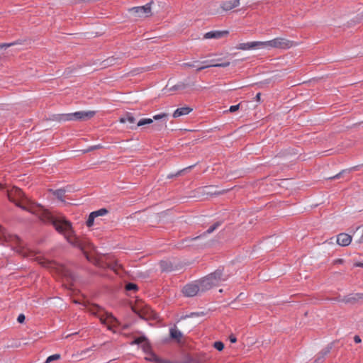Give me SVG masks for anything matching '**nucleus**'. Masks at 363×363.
<instances>
[{
  "instance_id": "nucleus-58",
  "label": "nucleus",
  "mask_w": 363,
  "mask_h": 363,
  "mask_svg": "<svg viewBox=\"0 0 363 363\" xmlns=\"http://www.w3.org/2000/svg\"><path fill=\"white\" fill-rule=\"evenodd\" d=\"M45 363H48V362L45 361Z\"/></svg>"
},
{
  "instance_id": "nucleus-39",
  "label": "nucleus",
  "mask_w": 363,
  "mask_h": 363,
  "mask_svg": "<svg viewBox=\"0 0 363 363\" xmlns=\"http://www.w3.org/2000/svg\"><path fill=\"white\" fill-rule=\"evenodd\" d=\"M168 115L167 113H160V114H157V115H155L153 116V120H160V119H162V118H167Z\"/></svg>"
},
{
  "instance_id": "nucleus-48",
  "label": "nucleus",
  "mask_w": 363,
  "mask_h": 363,
  "mask_svg": "<svg viewBox=\"0 0 363 363\" xmlns=\"http://www.w3.org/2000/svg\"><path fill=\"white\" fill-rule=\"evenodd\" d=\"M205 313L203 312H201V313H192L191 314V317H193V316H199V315H203Z\"/></svg>"
},
{
  "instance_id": "nucleus-34",
  "label": "nucleus",
  "mask_w": 363,
  "mask_h": 363,
  "mask_svg": "<svg viewBox=\"0 0 363 363\" xmlns=\"http://www.w3.org/2000/svg\"><path fill=\"white\" fill-rule=\"evenodd\" d=\"M96 217L91 213L88 217L86 224L88 227H91L94 225Z\"/></svg>"
},
{
  "instance_id": "nucleus-25",
  "label": "nucleus",
  "mask_w": 363,
  "mask_h": 363,
  "mask_svg": "<svg viewBox=\"0 0 363 363\" xmlns=\"http://www.w3.org/2000/svg\"><path fill=\"white\" fill-rule=\"evenodd\" d=\"M147 340V337L144 335L135 338L131 342L130 345H142L143 342H145Z\"/></svg>"
},
{
  "instance_id": "nucleus-7",
  "label": "nucleus",
  "mask_w": 363,
  "mask_h": 363,
  "mask_svg": "<svg viewBox=\"0 0 363 363\" xmlns=\"http://www.w3.org/2000/svg\"><path fill=\"white\" fill-rule=\"evenodd\" d=\"M220 60L213 59L211 60H205L201 62V66L196 69V71H201L208 67H227L230 65V62L227 61L219 63Z\"/></svg>"
},
{
  "instance_id": "nucleus-11",
  "label": "nucleus",
  "mask_w": 363,
  "mask_h": 363,
  "mask_svg": "<svg viewBox=\"0 0 363 363\" xmlns=\"http://www.w3.org/2000/svg\"><path fill=\"white\" fill-rule=\"evenodd\" d=\"M119 121L121 123H128L130 129H136L137 128L136 119L131 113H126L123 116L119 118Z\"/></svg>"
},
{
  "instance_id": "nucleus-4",
  "label": "nucleus",
  "mask_w": 363,
  "mask_h": 363,
  "mask_svg": "<svg viewBox=\"0 0 363 363\" xmlns=\"http://www.w3.org/2000/svg\"><path fill=\"white\" fill-rule=\"evenodd\" d=\"M133 311L136 313L140 318L144 320H157L158 315L147 305L143 303H138L132 306Z\"/></svg>"
},
{
  "instance_id": "nucleus-49",
  "label": "nucleus",
  "mask_w": 363,
  "mask_h": 363,
  "mask_svg": "<svg viewBox=\"0 0 363 363\" xmlns=\"http://www.w3.org/2000/svg\"><path fill=\"white\" fill-rule=\"evenodd\" d=\"M354 341L356 342V343H360L361 342V338L359 337V336L358 335H355L354 337Z\"/></svg>"
},
{
  "instance_id": "nucleus-20",
  "label": "nucleus",
  "mask_w": 363,
  "mask_h": 363,
  "mask_svg": "<svg viewBox=\"0 0 363 363\" xmlns=\"http://www.w3.org/2000/svg\"><path fill=\"white\" fill-rule=\"evenodd\" d=\"M67 240L74 247H76L82 250H84V244L78 238L68 237Z\"/></svg>"
},
{
  "instance_id": "nucleus-32",
  "label": "nucleus",
  "mask_w": 363,
  "mask_h": 363,
  "mask_svg": "<svg viewBox=\"0 0 363 363\" xmlns=\"http://www.w3.org/2000/svg\"><path fill=\"white\" fill-rule=\"evenodd\" d=\"M141 347H142L143 350L144 351V352H145L147 354H149L152 352L151 351V345H150L148 340H147L145 342H143L141 345Z\"/></svg>"
},
{
  "instance_id": "nucleus-21",
  "label": "nucleus",
  "mask_w": 363,
  "mask_h": 363,
  "mask_svg": "<svg viewBox=\"0 0 363 363\" xmlns=\"http://www.w3.org/2000/svg\"><path fill=\"white\" fill-rule=\"evenodd\" d=\"M100 320L104 324H109L116 321V319L111 313H106V315H99Z\"/></svg>"
},
{
  "instance_id": "nucleus-15",
  "label": "nucleus",
  "mask_w": 363,
  "mask_h": 363,
  "mask_svg": "<svg viewBox=\"0 0 363 363\" xmlns=\"http://www.w3.org/2000/svg\"><path fill=\"white\" fill-rule=\"evenodd\" d=\"M228 34V32L226 30L220 31V30H213L206 33L204 35V38L206 39H220L225 36H226Z\"/></svg>"
},
{
  "instance_id": "nucleus-5",
  "label": "nucleus",
  "mask_w": 363,
  "mask_h": 363,
  "mask_svg": "<svg viewBox=\"0 0 363 363\" xmlns=\"http://www.w3.org/2000/svg\"><path fill=\"white\" fill-rule=\"evenodd\" d=\"M152 1L142 6L133 7L129 9V11L135 18H144L151 16V4Z\"/></svg>"
},
{
  "instance_id": "nucleus-22",
  "label": "nucleus",
  "mask_w": 363,
  "mask_h": 363,
  "mask_svg": "<svg viewBox=\"0 0 363 363\" xmlns=\"http://www.w3.org/2000/svg\"><path fill=\"white\" fill-rule=\"evenodd\" d=\"M221 223L220 221L216 222L213 225H211L206 231H205L202 235L193 238L191 240H196L200 237L205 236L208 234L212 233L215 230H216L220 225Z\"/></svg>"
},
{
  "instance_id": "nucleus-50",
  "label": "nucleus",
  "mask_w": 363,
  "mask_h": 363,
  "mask_svg": "<svg viewBox=\"0 0 363 363\" xmlns=\"http://www.w3.org/2000/svg\"><path fill=\"white\" fill-rule=\"evenodd\" d=\"M343 262H344L343 259H337L336 260L334 261L335 264H342Z\"/></svg>"
},
{
  "instance_id": "nucleus-40",
  "label": "nucleus",
  "mask_w": 363,
  "mask_h": 363,
  "mask_svg": "<svg viewBox=\"0 0 363 363\" xmlns=\"http://www.w3.org/2000/svg\"><path fill=\"white\" fill-rule=\"evenodd\" d=\"M103 147V145H101V144H99V145H93V146H90L86 151L85 152H91V151H93V150H97V149H101Z\"/></svg>"
},
{
  "instance_id": "nucleus-16",
  "label": "nucleus",
  "mask_w": 363,
  "mask_h": 363,
  "mask_svg": "<svg viewBox=\"0 0 363 363\" xmlns=\"http://www.w3.org/2000/svg\"><path fill=\"white\" fill-rule=\"evenodd\" d=\"M363 298L362 294H350L347 296H344L341 299H338V301H342L345 303H356L359 299H361Z\"/></svg>"
},
{
  "instance_id": "nucleus-38",
  "label": "nucleus",
  "mask_w": 363,
  "mask_h": 363,
  "mask_svg": "<svg viewBox=\"0 0 363 363\" xmlns=\"http://www.w3.org/2000/svg\"><path fill=\"white\" fill-rule=\"evenodd\" d=\"M60 358V354H52V355L49 356V357L47 358L46 362H48V363H50V362L54 361V360L59 359Z\"/></svg>"
},
{
  "instance_id": "nucleus-6",
  "label": "nucleus",
  "mask_w": 363,
  "mask_h": 363,
  "mask_svg": "<svg viewBox=\"0 0 363 363\" xmlns=\"http://www.w3.org/2000/svg\"><path fill=\"white\" fill-rule=\"evenodd\" d=\"M0 239L4 240L6 242H11L18 245L21 247L22 240L21 239L16 235L10 234L7 232V230L0 225Z\"/></svg>"
},
{
  "instance_id": "nucleus-56",
  "label": "nucleus",
  "mask_w": 363,
  "mask_h": 363,
  "mask_svg": "<svg viewBox=\"0 0 363 363\" xmlns=\"http://www.w3.org/2000/svg\"><path fill=\"white\" fill-rule=\"evenodd\" d=\"M172 363H181L180 361L172 362Z\"/></svg>"
},
{
  "instance_id": "nucleus-53",
  "label": "nucleus",
  "mask_w": 363,
  "mask_h": 363,
  "mask_svg": "<svg viewBox=\"0 0 363 363\" xmlns=\"http://www.w3.org/2000/svg\"><path fill=\"white\" fill-rule=\"evenodd\" d=\"M356 267H363V263L357 262L354 264Z\"/></svg>"
},
{
  "instance_id": "nucleus-30",
  "label": "nucleus",
  "mask_w": 363,
  "mask_h": 363,
  "mask_svg": "<svg viewBox=\"0 0 363 363\" xmlns=\"http://www.w3.org/2000/svg\"><path fill=\"white\" fill-rule=\"evenodd\" d=\"M108 210L105 208H100L97 211H93L91 212L93 213V215L97 218L99 216H105L108 213Z\"/></svg>"
},
{
  "instance_id": "nucleus-47",
  "label": "nucleus",
  "mask_w": 363,
  "mask_h": 363,
  "mask_svg": "<svg viewBox=\"0 0 363 363\" xmlns=\"http://www.w3.org/2000/svg\"><path fill=\"white\" fill-rule=\"evenodd\" d=\"M229 340L232 343H235L237 341L236 337L233 335H230Z\"/></svg>"
},
{
  "instance_id": "nucleus-13",
  "label": "nucleus",
  "mask_w": 363,
  "mask_h": 363,
  "mask_svg": "<svg viewBox=\"0 0 363 363\" xmlns=\"http://www.w3.org/2000/svg\"><path fill=\"white\" fill-rule=\"evenodd\" d=\"M197 284L199 285L201 292L206 291L214 286L207 276L199 280Z\"/></svg>"
},
{
  "instance_id": "nucleus-41",
  "label": "nucleus",
  "mask_w": 363,
  "mask_h": 363,
  "mask_svg": "<svg viewBox=\"0 0 363 363\" xmlns=\"http://www.w3.org/2000/svg\"><path fill=\"white\" fill-rule=\"evenodd\" d=\"M193 167H194V165H191V166H189V167H187V168H186V169H182V170H180V171L177 172L176 173V174H175V175H173V174H169V175L167 176V178L170 179V178H172L174 176H179V175H180V174H181V173H182V172L185 171V170H186V169H191V168H192Z\"/></svg>"
},
{
  "instance_id": "nucleus-51",
  "label": "nucleus",
  "mask_w": 363,
  "mask_h": 363,
  "mask_svg": "<svg viewBox=\"0 0 363 363\" xmlns=\"http://www.w3.org/2000/svg\"><path fill=\"white\" fill-rule=\"evenodd\" d=\"M149 354H150V356H151V357H149V358H146V359H147V360H149V361H152V362H154V360H153V356L152 355V354H154V353L151 352H150V353H149Z\"/></svg>"
},
{
  "instance_id": "nucleus-23",
  "label": "nucleus",
  "mask_w": 363,
  "mask_h": 363,
  "mask_svg": "<svg viewBox=\"0 0 363 363\" xmlns=\"http://www.w3.org/2000/svg\"><path fill=\"white\" fill-rule=\"evenodd\" d=\"M329 352H330L329 348L322 350L320 353H318V354L313 363H323L324 361V359H325V356L328 353H329Z\"/></svg>"
},
{
  "instance_id": "nucleus-33",
  "label": "nucleus",
  "mask_w": 363,
  "mask_h": 363,
  "mask_svg": "<svg viewBox=\"0 0 363 363\" xmlns=\"http://www.w3.org/2000/svg\"><path fill=\"white\" fill-rule=\"evenodd\" d=\"M167 128L166 121L164 123H157V124H155L152 125V128L155 130H157V131L161 130L162 128Z\"/></svg>"
},
{
  "instance_id": "nucleus-36",
  "label": "nucleus",
  "mask_w": 363,
  "mask_h": 363,
  "mask_svg": "<svg viewBox=\"0 0 363 363\" xmlns=\"http://www.w3.org/2000/svg\"><path fill=\"white\" fill-rule=\"evenodd\" d=\"M125 289L127 291H136L138 290V286L134 283H128L125 285Z\"/></svg>"
},
{
  "instance_id": "nucleus-28",
  "label": "nucleus",
  "mask_w": 363,
  "mask_h": 363,
  "mask_svg": "<svg viewBox=\"0 0 363 363\" xmlns=\"http://www.w3.org/2000/svg\"><path fill=\"white\" fill-rule=\"evenodd\" d=\"M38 262L40 264H41L44 267L50 268L52 267L53 263L48 259H45L44 258H39Z\"/></svg>"
},
{
  "instance_id": "nucleus-17",
  "label": "nucleus",
  "mask_w": 363,
  "mask_h": 363,
  "mask_svg": "<svg viewBox=\"0 0 363 363\" xmlns=\"http://www.w3.org/2000/svg\"><path fill=\"white\" fill-rule=\"evenodd\" d=\"M193 111V108L189 106H184L177 108L173 113L174 118H179L182 116H186L190 113Z\"/></svg>"
},
{
  "instance_id": "nucleus-12",
  "label": "nucleus",
  "mask_w": 363,
  "mask_h": 363,
  "mask_svg": "<svg viewBox=\"0 0 363 363\" xmlns=\"http://www.w3.org/2000/svg\"><path fill=\"white\" fill-rule=\"evenodd\" d=\"M352 236L347 233H340L337 235V243L342 247L348 246L352 242Z\"/></svg>"
},
{
  "instance_id": "nucleus-52",
  "label": "nucleus",
  "mask_w": 363,
  "mask_h": 363,
  "mask_svg": "<svg viewBox=\"0 0 363 363\" xmlns=\"http://www.w3.org/2000/svg\"><path fill=\"white\" fill-rule=\"evenodd\" d=\"M260 96H261V94L260 93H257L256 96H255V99L257 101H259L260 100Z\"/></svg>"
},
{
  "instance_id": "nucleus-55",
  "label": "nucleus",
  "mask_w": 363,
  "mask_h": 363,
  "mask_svg": "<svg viewBox=\"0 0 363 363\" xmlns=\"http://www.w3.org/2000/svg\"><path fill=\"white\" fill-rule=\"evenodd\" d=\"M76 334H77V333H72V334L67 335L66 337L67 338V337H70V336H72V335H76Z\"/></svg>"
},
{
  "instance_id": "nucleus-27",
  "label": "nucleus",
  "mask_w": 363,
  "mask_h": 363,
  "mask_svg": "<svg viewBox=\"0 0 363 363\" xmlns=\"http://www.w3.org/2000/svg\"><path fill=\"white\" fill-rule=\"evenodd\" d=\"M153 123L152 118H141L137 122V127L143 126L145 125H149Z\"/></svg>"
},
{
  "instance_id": "nucleus-42",
  "label": "nucleus",
  "mask_w": 363,
  "mask_h": 363,
  "mask_svg": "<svg viewBox=\"0 0 363 363\" xmlns=\"http://www.w3.org/2000/svg\"><path fill=\"white\" fill-rule=\"evenodd\" d=\"M239 107H240V104L231 106L230 107L228 111H230L231 113L235 112L236 111H238L239 109Z\"/></svg>"
},
{
  "instance_id": "nucleus-29",
  "label": "nucleus",
  "mask_w": 363,
  "mask_h": 363,
  "mask_svg": "<svg viewBox=\"0 0 363 363\" xmlns=\"http://www.w3.org/2000/svg\"><path fill=\"white\" fill-rule=\"evenodd\" d=\"M160 267L162 268V270L165 272L171 271L172 269V264L166 261H161Z\"/></svg>"
},
{
  "instance_id": "nucleus-57",
  "label": "nucleus",
  "mask_w": 363,
  "mask_h": 363,
  "mask_svg": "<svg viewBox=\"0 0 363 363\" xmlns=\"http://www.w3.org/2000/svg\"><path fill=\"white\" fill-rule=\"evenodd\" d=\"M84 255H86V259H89V257L87 256L86 253L85 252H84Z\"/></svg>"
},
{
  "instance_id": "nucleus-31",
  "label": "nucleus",
  "mask_w": 363,
  "mask_h": 363,
  "mask_svg": "<svg viewBox=\"0 0 363 363\" xmlns=\"http://www.w3.org/2000/svg\"><path fill=\"white\" fill-rule=\"evenodd\" d=\"M201 62L199 61H193L189 62H185L182 64V67H200Z\"/></svg>"
},
{
  "instance_id": "nucleus-26",
  "label": "nucleus",
  "mask_w": 363,
  "mask_h": 363,
  "mask_svg": "<svg viewBox=\"0 0 363 363\" xmlns=\"http://www.w3.org/2000/svg\"><path fill=\"white\" fill-rule=\"evenodd\" d=\"M180 362L181 363H200V361L198 359L194 358L190 355H186Z\"/></svg>"
},
{
  "instance_id": "nucleus-54",
  "label": "nucleus",
  "mask_w": 363,
  "mask_h": 363,
  "mask_svg": "<svg viewBox=\"0 0 363 363\" xmlns=\"http://www.w3.org/2000/svg\"><path fill=\"white\" fill-rule=\"evenodd\" d=\"M170 89H171V90H174V91H175V90H179V89H178V88H177V84H176V85H174V86H173Z\"/></svg>"
},
{
  "instance_id": "nucleus-9",
  "label": "nucleus",
  "mask_w": 363,
  "mask_h": 363,
  "mask_svg": "<svg viewBox=\"0 0 363 363\" xmlns=\"http://www.w3.org/2000/svg\"><path fill=\"white\" fill-rule=\"evenodd\" d=\"M200 291L199 285L196 283H191L185 285L182 289V292L185 296L193 297Z\"/></svg>"
},
{
  "instance_id": "nucleus-43",
  "label": "nucleus",
  "mask_w": 363,
  "mask_h": 363,
  "mask_svg": "<svg viewBox=\"0 0 363 363\" xmlns=\"http://www.w3.org/2000/svg\"><path fill=\"white\" fill-rule=\"evenodd\" d=\"M25 318H25V315H24L23 314H22V313H21V314H20V315L18 316V318H17V320H18V323H23V322H24Z\"/></svg>"
},
{
  "instance_id": "nucleus-35",
  "label": "nucleus",
  "mask_w": 363,
  "mask_h": 363,
  "mask_svg": "<svg viewBox=\"0 0 363 363\" xmlns=\"http://www.w3.org/2000/svg\"><path fill=\"white\" fill-rule=\"evenodd\" d=\"M152 355L153 356V360L155 362H157V363H172V361L162 359L158 357L155 354H152Z\"/></svg>"
},
{
  "instance_id": "nucleus-19",
  "label": "nucleus",
  "mask_w": 363,
  "mask_h": 363,
  "mask_svg": "<svg viewBox=\"0 0 363 363\" xmlns=\"http://www.w3.org/2000/svg\"><path fill=\"white\" fill-rule=\"evenodd\" d=\"M169 335L172 339L177 340V342H179L182 337V332L179 330L176 326L169 329Z\"/></svg>"
},
{
  "instance_id": "nucleus-14",
  "label": "nucleus",
  "mask_w": 363,
  "mask_h": 363,
  "mask_svg": "<svg viewBox=\"0 0 363 363\" xmlns=\"http://www.w3.org/2000/svg\"><path fill=\"white\" fill-rule=\"evenodd\" d=\"M240 4V0H228L220 4V8L225 11H230L238 7Z\"/></svg>"
},
{
  "instance_id": "nucleus-24",
  "label": "nucleus",
  "mask_w": 363,
  "mask_h": 363,
  "mask_svg": "<svg viewBox=\"0 0 363 363\" xmlns=\"http://www.w3.org/2000/svg\"><path fill=\"white\" fill-rule=\"evenodd\" d=\"M65 189H57L55 191H53V194L59 199L61 201H64V196H65Z\"/></svg>"
},
{
  "instance_id": "nucleus-1",
  "label": "nucleus",
  "mask_w": 363,
  "mask_h": 363,
  "mask_svg": "<svg viewBox=\"0 0 363 363\" xmlns=\"http://www.w3.org/2000/svg\"><path fill=\"white\" fill-rule=\"evenodd\" d=\"M7 196L10 201L14 203L23 210L37 215L43 220L51 222L59 233H66L71 230L69 222L53 218L42 206L35 204L28 198L21 189L13 187L11 189L8 190Z\"/></svg>"
},
{
  "instance_id": "nucleus-45",
  "label": "nucleus",
  "mask_w": 363,
  "mask_h": 363,
  "mask_svg": "<svg viewBox=\"0 0 363 363\" xmlns=\"http://www.w3.org/2000/svg\"><path fill=\"white\" fill-rule=\"evenodd\" d=\"M345 172H347V170H342V172H340V173L337 174L336 175H335L334 177H331L330 179H339L340 177V176L344 174Z\"/></svg>"
},
{
  "instance_id": "nucleus-2",
  "label": "nucleus",
  "mask_w": 363,
  "mask_h": 363,
  "mask_svg": "<svg viewBox=\"0 0 363 363\" xmlns=\"http://www.w3.org/2000/svg\"><path fill=\"white\" fill-rule=\"evenodd\" d=\"M95 115L94 111H77L71 113L60 114L55 116L59 121H84L90 119Z\"/></svg>"
},
{
  "instance_id": "nucleus-46",
  "label": "nucleus",
  "mask_w": 363,
  "mask_h": 363,
  "mask_svg": "<svg viewBox=\"0 0 363 363\" xmlns=\"http://www.w3.org/2000/svg\"><path fill=\"white\" fill-rule=\"evenodd\" d=\"M12 45H13V43H3V44H0V49L1 48H9V47H10Z\"/></svg>"
},
{
  "instance_id": "nucleus-44",
  "label": "nucleus",
  "mask_w": 363,
  "mask_h": 363,
  "mask_svg": "<svg viewBox=\"0 0 363 363\" xmlns=\"http://www.w3.org/2000/svg\"><path fill=\"white\" fill-rule=\"evenodd\" d=\"M178 89H184L186 87V85L184 82H179L177 84Z\"/></svg>"
},
{
  "instance_id": "nucleus-18",
  "label": "nucleus",
  "mask_w": 363,
  "mask_h": 363,
  "mask_svg": "<svg viewBox=\"0 0 363 363\" xmlns=\"http://www.w3.org/2000/svg\"><path fill=\"white\" fill-rule=\"evenodd\" d=\"M121 58L111 56L104 60L101 63V68H106L116 64H119Z\"/></svg>"
},
{
  "instance_id": "nucleus-37",
  "label": "nucleus",
  "mask_w": 363,
  "mask_h": 363,
  "mask_svg": "<svg viewBox=\"0 0 363 363\" xmlns=\"http://www.w3.org/2000/svg\"><path fill=\"white\" fill-rule=\"evenodd\" d=\"M213 347L218 351H222L224 348V344L220 341H216L214 342Z\"/></svg>"
},
{
  "instance_id": "nucleus-3",
  "label": "nucleus",
  "mask_w": 363,
  "mask_h": 363,
  "mask_svg": "<svg viewBox=\"0 0 363 363\" xmlns=\"http://www.w3.org/2000/svg\"><path fill=\"white\" fill-rule=\"evenodd\" d=\"M263 48H277L286 50L296 45L294 41L284 38H276L268 41H262Z\"/></svg>"
},
{
  "instance_id": "nucleus-10",
  "label": "nucleus",
  "mask_w": 363,
  "mask_h": 363,
  "mask_svg": "<svg viewBox=\"0 0 363 363\" xmlns=\"http://www.w3.org/2000/svg\"><path fill=\"white\" fill-rule=\"evenodd\" d=\"M237 48L242 50L263 48L262 41H254L240 43Z\"/></svg>"
},
{
  "instance_id": "nucleus-8",
  "label": "nucleus",
  "mask_w": 363,
  "mask_h": 363,
  "mask_svg": "<svg viewBox=\"0 0 363 363\" xmlns=\"http://www.w3.org/2000/svg\"><path fill=\"white\" fill-rule=\"evenodd\" d=\"M208 278L212 282L214 286L218 285L221 281H225L228 279V275L224 274L223 269H218L213 273L207 275Z\"/></svg>"
}]
</instances>
